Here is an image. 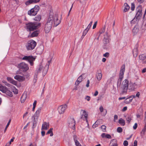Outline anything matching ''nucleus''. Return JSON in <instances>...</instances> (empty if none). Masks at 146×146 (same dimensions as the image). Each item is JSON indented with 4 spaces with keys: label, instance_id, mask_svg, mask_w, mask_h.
Wrapping results in <instances>:
<instances>
[{
    "label": "nucleus",
    "instance_id": "obj_22",
    "mask_svg": "<svg viewBox=\"0 0 146 146\" xmlns=\"http://www.w3.org/2000/svg\"><path fill=\"white\" fill-rule=\"evenodd\" d=\"M7 79L9 82L10 83L12 84L13 85H17V81H15L11 77H7Z\"/></svg>",
    "mask_w": 146,
    "mask_h": 146
},
{
    "label": "nucleus",
    "instance_id": "obj_52",
    "mask_svg": "<svg viewBox=\"0 0 146 146\" xmlns=\"http://www.w3.org/2000/svg\"><path fill=\"white\" fill-rule=\"evenodd\" d=\"M137 127V123H135L133 127V128L134 129H136Z\"/></svg>",
    "mask_w": 146,
    "mask_h": 146
},
{
    "label": "nucleus",
    "instance_id": "obj_28",
    "mask_svg": "<svg viewBox=\"0 0 146 146\" xmlns=\"http://www.w3.org/2000/svg\"><path fill=\"white\" fill-rule=\"evenodd\" d=\"M40 0H29L27 1L26 3L27 4H33L38 3Z\"/></svg>",
    "mask_w": 146,
    "mask_h": 146
},
{
    "label": "nucleus",
    "instance_id": "obj_62",
    "mask_svg": "<svg viewBox=\"0 0 146 146\" xmlns=\"http://www.w3.org/2000/svg\"><path fill=\"white\" fill-rule=\"evenodd\" d=\"M107 113V110L106 109L104 110V113H103V115L104 116H105Z\"/></svg>",
    "mask_w": 146,
    "mask_h": 146
},
{
    "label": "nucleus",
    "instance_id": "obj_19",
    "mask_svg": "<svg viewBox=\"0 0 146 146\" xmlns=\"http://www.w3.org/2000/svg\"><path fill=\"white\" fill-rule=\"evenodd\" d=\"M14 78L18 81L21 82L24 81L25 78L23 76H21L19 75H16L14 76Z\"/></svg>",
    "mask_w": 146,
    "mask_h": 146
},
{
    "label": "nucleus",
    "instance_id": "obj_7",
    "mask_svg": "<svg viewBox=\"0 0 146 146\" xmlns=\"http://www.w3.org/2000/svg\"><path fill=\"white\" fill-rule=\"evenodd\" d=\"M22 59L28 62L31 65L33 66L34 64L33 62L35 61V58L32 56H25L23 57Z\"/></svg>",
    "mask_w": 146,
    "mask_h": 146
},
{
    "label": "nucleus",
    "instance_id": "obj_43",
    "mask_svg": "<svg viewBox=\"0 0 146 146\" xmlns=\"http://www.w3.org/2000/svg\"><path fill=\"white\" fill-rule=\"evenodd\" d=\"M92 23H93L92 21H91L90 22V23H89V24L87 26V28L86 29H87L89 30L90 28V27H91V25H92Z\"/></svg>",
    "mask_w": 146,
    "mask_h": 146
},
{
    "label": "nucleus",
    "instance_id": "obj_14",
    "mask_svg": "<svg viewBox=\"0 0 146 146\" xmlns=\"http://www.w3.org/2000/svg\"><path fill=\"white\" fill-rule=\"evenodd\" d=\"M81 112H82V113H81V118L83 119L84 120H86V122L88 123L87 118L88 114L87 113L85 110H82Z\"/></svg>",
    "mask_w": 146,
    "mask_h": 146
},
{
    "label": "nucleus",
    "instance_id": "obj_38",
    "mask_svg": "<svg viewBox=\"0 0 146 146\" xmlns=\"http://www.w3.org/2000/svg\"><path fill=\"white\" fill-rule=\"evenodd\" d=\"M100 120H97L95 123L92 125V127L93 128H95L98 126V124H96V123H99L100 121Z\"/></svg>",
    "mask_w": 146,
    "mask_h": 146
},
{
    "label": "nucleus",
    "instance_id": "obj_34",
    "mask_svg": "<svg viewBox=\"0 0 146 146\" xmlns=\"http://www.w3.org/2000/svg\"><path fill=\"white\" fill-rule=\"evenodd\" d=\"M118 122L121 125L124 126L125 125V121L122 118H121L119 119V120Z\"/></svg>",
    "mask_w": 146,
    "mask_h": 146
},
{
    "label": "nucleus",
    "instance_id": "obj_2",
    "mask_svg": "<svg viewBox=\"0 0 146 146\" xmlns=\"http://www.w3.org/2000/svg\"><path fill=\"white\" fill-rule=\"evenodd\" d=\"M40 26V23L36 22H30L25 24V28L28 32L33 31L38 28Z\"/></svg>",
    "mask_w": 146,
    "mask_h": 146
},
{
    "label": "nucleus",
    "instance_id": "obj_46",
    "mask_svg": "<svg viewBox=\"0 0 146 146\" xmlns=\"http://www.w3.org/2000/svg\"><path fill=\"white\" fill-rule=\"evenodd\" d=\"M146 131V125L144 126L143 128L142 129L141 131V133H143V134H144L145 132Z\"/></svg>",
    "mask_w": 146,
    "mask_h": 146
},
{
    "label": "nucleus",
    "instance_id": "obj_13",
    "mask_svg": "<svg viewBox=\"0 0 146 146\" xmlns=\"http://www.w3.org/2000/svg\"><path fill=\"white\" fill-rule=\"evenodd\" d=\"M67 107V105L66 104L60 106L58 109L59 113L60 114L64 113Z\"/></svg>",
    "mask_w": 146,
    "mask_h": 146
},
{
    "label": "nucleus",
    "instance_id": "obj_30",
    "mask_svg": "<svg viewBox=\"0 0 146 146\" xmlns=\"http://www.w3.org/2000/svg\"><path fill=\"white\" fill-rule=\"evenodd\" d=\"M11 87L12 89V92H13L14 94H17L18 93V90L13 86H11Z\"/></svg>",
    "mask_w": 146,
    "mask_h": 146
},
{
    "label": "nucleus",
    "instance_id": "obj_41",
    "mask_svg": "<svg viewBox=\"0 0 146 146\" xmlns=\"http://www.w3.org/2000/svg\"><path fill=\"white\" fill-rule=\"evenodd\" d=\"M114 79V77L112 76L110 78L108 79L107 81V82L109 83H111Z\"/></svg>",
    "mask_w": 146,
    "mask_h": 146
},
{
    "label": "nucleus",
    "instance_id": "obj_57",
    "mask_svg": "<svg viewBox=\"0 0 146 146\" xmlns=\"http://www.w3.org/2000/svg\"><path fill=\"white\" fill-rule=\"evenodd\" d=\"M118 118V116L117 115H115L114 116V119L113 120V121L114 122L115 121V120L117 119Z\"/></svg>",
    "mask_w": 146,
    "mask_h": 146
},
{
    "label": "nucleus",
    "instance_id": "obj_35",
    "mask_svg": "<svg viewBox=\"0 0 146 146\" xmlns=\"http://www.w3.org/2000/svg\"><path fill=\"white\" fill-rule=\"evenodd\" d=\"M139 19L138 18H137L135 17L134 19L131 21V24H133L136 23L138 19Z\"/></svg>",
    "mask_w": 146,
    "mask_h": 146
},
{
    "label": "nucleus",
    "instance_id": "obj_58",
    "mask_svg": "<svg viewBox=\"0 0 146 146\" xmlns=\"http://www.w3.org/2000/svg\"><path fill=\"white\" fill-rule=\"evenodd\" d=\"M137 140H135L134 142V146H137Z\"/></svg>",
    "mask_w": 146,
    "mask_h": 146
},
{
    "label": "nucleus",
    "instance_id": "obj_33",
    "mask_svg": "<svg viewBox=\"0 0 146 146\" xmlns=\"http://www.w3.org/2000/svg\"><path fill=\"white\" fill-rule=\"evenodd\" d=\"M139 29L136 27H135L132 30V32L134 35H136L138 32Z\"/></svg>",
    "mask_w": 146,
    "mask_h": 146
},
{
    "label": "nucleus",
    "instance_id": "obj_36",
    "mask_svg": "<svg viewBox=\"0 0 146 146\" xmlns=\"http://www.w3.org/2000/svg\"><path fill=\"white\" fill-rule=\"evenodd\" d=\"M53 128H50L46 133V135L50 134V136H52L53 135V133L52 132Z\"/></svg>",
    "mask_w": 146,
    "mask_h": 146
},
{
    "label": "nucleus",
    "instance_id": "obj_56",
    "mask_svg": "<svg viewBox=\"0 0 146 146\" xmlns=\"http://www.w3.org/2000/svg\"><path fill=\"white\" fill-rule=\"evenodd\" d=\"M90 81L89 80H88L87 82V84L86 85V86L87 87H88L89 86Z\"/></svg>",
    "mask_w": 146,
    "mask_h": 146
},
{
    "label": "nucleus",
    "instance_id": "obj_48",
    "mask_svg": "<svg viewBox=\"0 0 146 146\" xmlns=\"http://www.w3.org/2000/svg\"><path fill=\"white\" fill-rule=\"evenodd\" d=\"M109 56V53L108 52H106L103 54V56L106 57H108Z\"/></svg>",
    "mask_w": 146,
    "mask_h": 146
},
{
    "label": "nucleus",
    "instance_id": "obj_47",
    "mask_svg": "<svg viewBox=\"0 0 146 146\" xmlns=\"http://www.w3.org/2000/svg\"><path fill=\"white\" fill-rule=\"evenodd\" d=\"M11 119H10L9 120V121L8 122V123L6 126V127L5 129V130H4L5 132L7 130V128L9 126V125L10 124V122H11Z\"/></svg>",
    "mask_w": 146,
    "mask_h": 146
},
{
    "label": "nucleus",
    "instance_id": "obj_61",
    "mask_svg": "<svg viewBox=\"0 0 146 146\" xmlns=\"http://www.w3.org/2000/svg\"><path fill=\"white\" fill-rule=\"evenodd\" d=\"M41 135L42 136H44L45 134V132L44 131H42L41 132Z\"/></svg>",
    "mask_w": 146,
    "mask_h": 146
},
{
    "label": "nucleus",
    "instance_id": "obj_8",
    "mask_svg": "<svg viewBox=\"0 0 146 146\" xmlns=\"http://www.w3.org/2000/svg\"><path fill=\"white\" fill-rule=\"evenodd\" d=\"M41 107L38 108L34 115L33 116L34 117V119L33 120V125H34L35 124H36L37 123L38 118L39 116L40 113L41 111Z\"/></svg>",
    "mask_w": 146,
    "mask_h": 146
},
{
    "label": "nucleus",
    "instance_id": "obj_11",
    "mask_svg": "<svg viewBox=\"0 0 146 146\" xmlns=\"http://www.w3.org/2000/svg\"><path fill=\"white\" fill-rule=\"evenodd\" d=\"M137 13L135 17L139 19L142 15V8L141 5H139L136 9Z\"/></svg>",
    "mask_w": 146,
    "mask_h": 146
},
{
    "label": "nucleus",
    "instance_id": "obj_44",
    "mask_svg": "<svg viewBox=\"0 0 146 146\" xmlns=\"http://www.w3.org/2000/svg\"><path fill=\"white\" fill-rule=\"evenodd\" d=\"M135 4L133 3H132L131 4V9L132 11H134L135 9Z\"/></svg>",
    "mask_w": 146,
    "mask_h": 146
},
{
    "label": "nucleus",
    "instance_id": "obj_15",
    "mask_svg": "<svg viewBox=\"0 0 146 146\" xmlns=\"http://www.w3.org/2000/svg\"><path fill=\"white\" fill-rule=\"evenodd\" d=\"M49 123L44 122L42 125L41 130H47L49 128Z\"/></svg>",
    "mask_w": 146,
    "mask_h": 146
},
{
    "label": "nucleus",
    "instance_id": "obj_63",
    "mask_svg": "<svg viewBox=\"0 0 146 146\" xmlns=\"http://www.w3.org/2000/svg\"><path fill=\"white\" fill-rule=\"evenodd\" d=\"M127 110V107H123V108L122 109V111H125Z\"/></svg>",
    "mask_w": 146,
    "mask_h": 146
},
{
    "label": "nucleus",
    "instance_id": "obj_21",
    "mask_svg": "<svg viewBox=\"0 0 146 146\" xmlns=\"http://www.w3.org/2000/svg\"><path fill=\"white\" fill-rule=\"evenodd\" d=\"M136 85L135 83L129 84L128 89L131 90H133L136 88Z\"/></svg>",
    "mask_w": 146,
    "mask_h": 146
},
{
    "label": "nucleus",
    "instance_id": "obj_45",
    "mask_svg": "<svg viewBox=\"0 0 146 146\" xmlns=\"http://www.w3.org/2000/svg\"><path fill=\"white\" fill-rule=\"evenodd\" d=\"M117 131L118 133H121L122 131V129L121 127H118L117 129Z\"/></svg>",
    "mask_w": 146,
    "mask_h": 146
},
{
    "label": "nucleus",
    "instance_id": "obj_18",
    "mask_svg": "<svg viewBox=\"0 0 146 146\" xmlns=\"http://www.w3.org/2000/svg\"><path fill=\"white\" fill-rule=\"evenodd\" d=\"M39 31H33L32 33L30 32L28 35L29 37H33L38 36Z\"/></svg>",
    "mask_w": 146,
    "mask_h": 146
},
{
    "label": "nucleus",
    "instance_id": "obj_5",
    "mask_svg": "<svg viewBox=\"0 0 146 146\" xmlns=\"http://www.w3.org/2000/svg\"><path fill=\"white\" fill-rule=\"evenodd\" d=\"M125 64L123 65L121 67V70L120 71L119 78L118 79L117 82V86L118 85H120L121 81L123 78V75L125 71Z\"/></svg>",
    "mask_w": 146,
    "mask_h": 146
},
{
    "label": "nucleus",
    "instance_id": "obj_29",
    "mask_svg": "<svg viewBox=\"0 0 146 146\" xmlns=\"http://www.w3.org/2000/svg\"><path fill=\"white\" fill-rule=\"evenodd\" d=\"M102 74L101 73H98L96 74V77L98 81H100L102 79Z\"/></svg>",
    "mask_w": 146,
    "mask_h": 146
},
{
    "label": "nucleus",
    "instance_id": "obj_64",
    "mask_svg": "<svg viewBox=\"0 0 146 146\" xmlns=\"http://www.w3.org/2000/svg\"><path fill=\"white\" fill-rule=\"evenodd\" d=\"M145 72H146V68H144L142 70V72L143 73H145Z\"/></svg>",
    "mask_w": 146,
    "mask_h": 146
},
{
    "label": "nucleus",
    "instance_id": "obj_49",
    "mask_svg": "<svg viewBox=\"0 0 146 146\" xmlns=\"http://www.w3.org/2000/svg\"><path fill=\"white\" fill-rule=\"evenodd\" d=\"M123 145L124 146H127L128 145V142L127 141H124L123 143Z\"/></svg>",
    "mask_w": 146,
    "mask_h": 146
},
{
    "label": "nucleus",
    "instance_id": "obj_20",
    "mask_svg": "<svg viewBox=\"0 0 146 146\" xmlns=\"http://www.w3.org/2000/svg\"><path fill=\"white\" fill-rule=\"evenodd\" d=\"M135 96H136L135 95H132L129 96V97L126 99L125 102L127 104L129 103L132 102L133 98H135Z\"/></svg>",
    "mask_w": 146,
    "mask_h": 146
},
{
    "label": "nucleus",
    "instance_id": "obj_3",
    "mask_svg": "<svg viewBox=\"0 0 146 146\" xmlns=\"http://www.w3.org/2000/svg\"><path fill=\"white\" fill-rule=\"evenodd\" d=\"M128 83L129 81L127 79H125L123 82L121 87V91L120 93V95H125L127 94L129 84Z\"/></svg>",
    "mask_w": 146,
    "mask_h": 146
},
{
    "label": "nucleus",
    "instance_id": "obj_32",
    "mask_svg": "<svg viewBox=\"0 0 146 146\" xmlns=\"http://www.w3.org/2000/svg\"><path fill=\"white\" fill-rule=\"evenodd\" d=\"M89 30L86 29L83 32L82 35L81 37V39H82L84 38V36L86 35L87 33H88Z\"/></svg>",
    "mask_w": 146,
    "mask_h": 146
},
{
    "label": "nucleus",
    "instance_id": "obj_51",
    "mask_svg": "<svg viewBox=\"0 0 146 146\" xmlns=\"http://www.w3.org/2000/svg\"><path fill=\"white\" fill-rule=\"evenodd\" d=\"M99 110L101 113L104 110V108L102 106H101L100 107Z\"/></svg>",
    "mask_w": 146,
    "mask_h": 146
},
{
    "label": "nucleus",
    "instance_id": "obj_24",
    "mask_svg": "<svg viewBox=\"0 0 146 146\" xmlns=\"http://www.w3.org/2000/svg\"><path fill=\"white\" fill-rule=\"evenodd\" d=\"M110 146H118L117 141L115 139H112L111 141Z\"/></svg>",
    "mask_w": 146,
    "mask_h": 146
},
{
    "label": "nucleus",
    "instance_id": "obj_31",
    "mask_svg": "<svg viewBox=\"0 0 146 146\" xmlns=\"http://www.w3.org/2000/svg\"><path fill=\"white\" fill-rule=\"evenodd\" d=\"M27 98L26 94H23L21 98V101L22 103L24 102Z\"/></svg>",
    "mask_w": 146,
    "mask_h": 146
},
{
    "label": "nucleus",
    "instance_id": "obj_6",
    "mask_svg": "<svg viewBox=\"0 0 146 146\" xmlns=\"http://www.w3.org/2000/svg\"><path fill=\"white\" fill-rule=\"evenodd\" d=\"M39 9V7L38 5H36L33 8L28 11V14L30 16H35L37 14Z\"/></svg>",
    "mask_w": 146,
    "mask_h": 146
},
{
    "label": "nucleus",
    "instance_id": "obj_55",
    "mask_svg": "<svg viewBox=\"0 0 146 146\" xmlns=\"http://www.w3.org/2000/svg\"><path fill=\"white\" fill-rule=\"evenodd\" d=\"M14 139L15 138L14 137H13V138L11 139L10 141H9V143H8L7 144L10 145L11 143L13 141Z\"/></svg>",
    "mask_w": 146,
    "mask_h": 146
},
{
    "label": "nucleus",
    "instance_id": "obj_53",
    "mask_svg": "<svg viewBox=\"0 0 146 146\" xmlns=\"http://www.w3.org/2000/svg\"><path fill=\"white\" fill-rule=\"evenodd\" d=\"M85 99L86 100L88 101H89L90 100V97L88 96H87L85 98Z\"/></svg>",
    "mask_w": 146,
    "mask_h": 146
},
{
    "label": "nucleus",
    "instance_id": "obj_42",
    "mask_svg": "<svg viewBox=\"0 0 146 146\" xmlns=\"http://www.w3.org/2000/svg\"><path fill=\"white\" fill-rule=\"evenodd\" d=\"M43 67L41 65H40L39 68L38 69L37 71V72L38 73L40 72L41 71L43 70Z\"/></svg>",
    "mask_w": 146,
    "mask_h": 146
},
{
    "label": "nucleus",
    "instance_id": "obj_25",
    "mask_svg": "<svg viewBox=\"0 0 146 146\" xmlns=\"http://www.w3.org/2000/svg\"><path fill=\"white\" fill-rule=\"evenodd\" d=\"M84 75L83 74H82V75H80L78 78L77 80L76 81L75 84L77 85H78L80 83V82H81L82 80V78H83V75Z\"/></svg>",
    "mask_w": 146,
    "mask_h": 146
},
{
    "label": "nucleus",
    "instance_id": "obj_27",
    "mask_svg": "<svg viewBox=\"0 0 146 146\" xmlns=\"http://www.w3.org/2000/svg\"><path fill=\"white\" fill-rule=\"evenodd\" d=\"M138 49L137 48H134L133 50V54L134 57H136L137 55Z\"/></svg>",
    "mask_w": 146,
    "mask_h": 146
},
{
    "label": "nucleus",
    "instance_id": "obj_59",
    "mask_svg": "<svg viewBox=\"0 0 146 146\" xmlns=\"http://www.w3.org/2000/svg\"><path fill=\"white\" fill-rule=\"evenodd\" d=\"M137 1L140 3H143L144 1V0H137Z\"/></svg>",
    "mask_w": 146,
    "mask_h": 146
},
{
    "label": "nucleus",
    "instance_id": "obj_12",
    "mask_svg": "<svg viewBox=\"0 0 146 146\" xmlns=\"http://www.w3.org/2000/svg\"><path fill=\"white\" fill-rule=\"evenodd\" d=\"M110 40V35L107 33H106L104 35V38L103 39L104 44H108L109 43Z\"/></svg>",
    "mask_w": 146,
    "mask_h": 146
},
{
    "label": "nucleus",
    "instance_id": "obj_10",
    "mask_svg": "<svg viewBox=\"0 0 146 146\" xmlns=\"http://www.w3.org/2000/svg\"><path fill=\"white\" fill-rule=\"evenodd\" d=\"M19 69H21L23 71H26L29 69L28 65L24 62L20 63L18 65Z\"/></svg>",
    "mask_w": 146,
    "mask_h": 146
},
{
    "label": "nucleus",
    "instance_id": "obj_50",
    "mask_svg": "<svg viewBox=\"0 0 146 146\" xmlns=\"http://www.w3.org/2000/svg\"><path fill=\"white\" fill-rule=\"evenodd\" d=\"M3 82L4 83L5 85L8 87H11V86L7 82L5 81H3Z\"/></svg>",
    "mask_w": 146,
    "mask_h": 146
},
{
    "label": "nucleus",
    "instance_id": "obj_37",
    "mask_svg": "<svg viewBox=\"0 0 146 146\" xmlns=\"http://www.w3.org/2000/svg\"><path fill=\"white\" fill-rule=\"evenodd\" d=\"M41 19V16L40 15H38L35 17L34 20L36 21H39Z\"/></svg>",
    "mask_w": 146,
    "mask_h": 146
},
{
    "label": "nucleus",
    "instance_id": "obj_54",
    "mask_svg": "<svg viewBox=\"0 0 146 146\" xmlns=\"http://www.w3.org/2000/svg\"><path fill=\"white\" fill-rule=\"evenodd\" d=\"M97 21H96L95 22V23H94V24L93 27V29H95L96 28V25H97Z\"/></svg>",
    "mask_w": 146,
    "mask_h": 146
},
{
    "label": "nucleus",
    "instance_id": "obj_9",
    "mask_svg": "<svg viewBox=\"0 0 146 146\" xmlns=\"http://www.w3.org/2000/svg\"><path fill=\"white\" fill-rule=\"evenodd\" d=\"M68 126L74 130L75 129V121L73 118H69L68 120Z\"/></svg>",
    "mask_w": 146,
    "mask_h": 146
},
{
    "label": "nucleus",
    "instance_id": "obj_1",
    "mask_svg": "<svg viewBox=\"0 0 146 146\" xmlns=\"http://www.w3.org/2000/svg\"><path fill=\"white\" fill-rule=\"evenodd\" d=\"M61 22L60 19L58 18V15L57 14L53 15L50 13L45 23L44 29L45 32L48 33L50 31L53 24L54 26L56 27Z\"/></svg>",
    "mask_w": 146,
    "mask_h": 146
},
{
    "label": "nucleus",
    "instance_id": "obj_4",
    "mask_svg": "<svg viewBox=\"0 0 146 146\" xmlns=\"http://www.w3.org/2000/svg\"><path fill=\"white\" fill-rule=\"evenodd\" d=\"M36 43L33 40L28 41L26 45V47L28 50H32L34 49L36 46Z\"/></svg>",
    "mask_w": 146,
    "mask_h": 146
},
{
    "label": "nucleus",
    "instance_id": "obj_16",
    "mask_svg": "<svg viewBox=\"0 0 146 146\" xmlns=\"http://www.w3.org/2000/svg\"><path fill=\"white\" fill-rule=\"evenodd\" d=\"M51 62V60L48 61V63L46 64L45 68L44 69L43 71V75L44 76L47 72L48 70V68L49 66L50 62Z\"/></svg>",
    "mask_w": 146,
    "mask_h": 146
},
{
    "label": "nucleus",
    "instance_id": "obj_60",
    "mask_svg": "<svg viewBox=\"0 0 146 146\" xmlns=\"http://www.w3.org/2000/svg\"><path fill=\"white\" fill-rule=\"evenodd\" d=\"M98 91H96L95 92L94 94V96H96L98 95Z\"/></svg>",
    "mask_w": 146,
    "mask_h": 146
},
{
    "label": "nucleus",
    "instance_id": "obj_26",
    "mask_svg": "<svg viewBox=\"0 0 146 146\" xmlns=\"http://www.w3.org/2000/svg\"><path fill=\"white\" fill-rule=\"evenodd\" d=\"M124 8L123 9V11L124 12H125L128 11L130 7L129 5L126 3L124 4Z\"/></svg>",
    "mask_w": 146,
    "mask_h": 146
},
{
    "label": "nucleus",
    "instance_id": "obj_23",
    "mask_svg": "<svg viewBox=\"0 0 146 146\" xmlns=\"http://www.w3.org/2000/svg\"><path fill=\"white\" fill-rule=\"evenodd\" d=\"M101 137L103 138H106L107 139H110L111 138V137L110 135L109 134H106L105 133H103L101 134Z\"/></svg>",
    "mask_w": 146,
    "mask_h": 146
},
{
    "label": "nucleus",
    "instance_id": "obj_39",
    "mask_svg": "<svg viewBox=\"0 0 146 146\" xmlns=\"http://www.w3.org/2000/svg\"><path fill=\"white\" fill-rule=\"evenodd\" d=\"M101 129H102V131L104 132H106V126L105 125H102L101 126Z\"/></svg>",
    "mask_w": 146,
    "mask_h": 146
},
{
    "label": "nucleus",
    "instance_id": "obj_17",
    "mask_svg": "<svg viewBox=\"0 0 146 146\" xmlns=\"http://www.w3.org/2000/svg\"><path fill=\"white\" fill-rule=\"evenodd\" d=\"M74 140V142L75 145L76 146H82L81 144L80 143L78 140V137L76 135H73Z\"/></svg>",
    "mask_w": 146,
    "mask_h": 146
},
{
    "label": "nucleus",
    "instance_id": "obj_40",
    "mask_svg": "<svg viewBox=\"0 0 146 146\" xmlns=\"http://www.w3.org/2000/svg\"><path fill=\"white\" fill-rule=\"evenodd\" d=\"M131 119V117L130 115H128L126 118L127 121L128 123H129Z\"/></svg>",
    "mask_w": 146,
    "mask_h": 146
}]
</instances>
